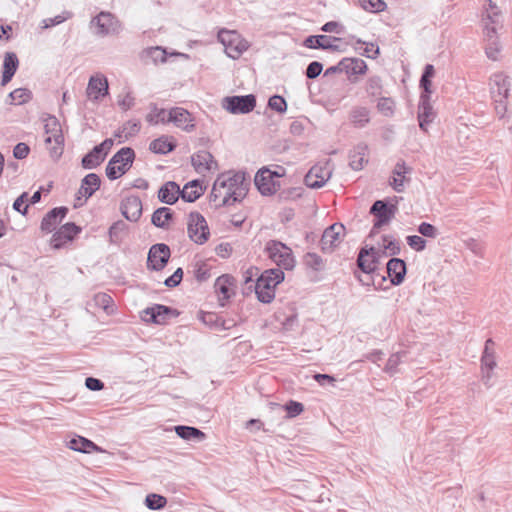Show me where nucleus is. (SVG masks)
I'll use <instances>...</instances> for the list:
<instances>
[{"mask_svg":"<svg viewBox=\"0 0 512 512\" xmlns=\"http://www.w3.org/2000/svg\"><path fill=\"white\" fill-rule=\"evenodd\" d=\"M170 255L171 251L168 245L164 243H158L153 245L148 252V268L155 271L162 270L168 263Z\"/></svg>","mask_w":512,"mask_h":512,"instance_id":"nucleus-12","label":"nucleus"},{"mask_svg":"<svg viewBox=\"0 0 512 512\" xmlns=\"http://www.w3.org/2000/svg\"><path fill=\"white\" fill-rule=\"evenodd\" d=\"M68 208L56 207L50 210L41 221V230L50 233L56 229L58 224L66 217Z\"/></svg>","mask_w":512,"mask_h":512,"instance_id":"nucleus-24","label":"nucleus"},{"mask_svg":"<svg viewBox=\"0 0 512 512\" xmlns=\"http://www.w3.org/2000/svg\"><path fill=\"white\" fill-rule=\"evenodd\" d=\"M230 284L231 278L228 275H222L218 277L215 282V289L223 296V299H228L231 296L229 289Z\"/></svg>","mask_w":512,"mask_h":512,"instance_id":"nucleus-46","label":"nucleus"},{"mask_svg":"<svg viewBox=\"0 0 512 512\" xmlns=\"http://www.w3.org/2000/svg\"><path fill=\"white\" fill-rule=\"evenodd\" d=\"M406 356V352H397L392 354L386 364L385 371L389 374H395L398 369V365L401 363L402 358Z\"/></svg>","mask_w":512,"mask_h":512,"instance_id":"nucleus-48","label":"nucleus"},{"mask_svg":"<svg viewBox=\"0 0 512 512\" xmlns=\"http://www.w3.org/2000/svg\"><path fill=\"white\" fill-rule=\"evenodd\" d=\"M323 70V65L318 61L311 62L306 68V77L308 79L317 78Z\"/></svg>","mask_w":512,"mask_h":512,"instance_id":"nucleus-60","label":"nucleus"},{"mask_svg":"<svg viewBox=\"0 0 512 512\" xmlns=\"http://www.w3.org/2000/svg\"><path fill=\"white\" fill-rule=\"evenodd\" d=\"M412 171L404 161H398L392 171V177L389 180V185L398 193L405 190V183L409 182L406 174Z\"/></svg>","mask_w":512,"mask_h":512,"instance_id":"nucleus-23","label":"nucleus"},{"mask_svg":"<svg viewBox=\"0 0 512 512\" xmlns=\"http://www.w3.org/2000/svg\"><path fill=\"white\" fill-rule=\"evenodd\" d=\"M95 304L102 308L107 313L111 312L113 310L112 303L113 300L110 295L106 293H98L94 297Z\"/></svg>","mask_w":512,"mask_h":512,"instance_id":"nucleus-49","label":"nucleus"},{"mask_svg":"<svg viewBox=\"0 0 512 512\" xmlns=\"http://www.w3.org/2000/svg\"><path fill=\"white\" fill-rule=\"evenodd\" d=\"M357 4L369 13H379L387 8L384 0H357Z\"/></svg>","mask_w":512,"mask_h":512,"instance_id":"nucleus-43","label":"nucleus"},{"mask_svg":"<svg viewBox=\"0 0 512 512\" xmlns=\"http://www.w3.org/2000/svg\"><path fill=\"white\" fill-rule=\"evenodd\" d=\"M488 85L492 99H503L509 97L511 80L505 72L498 71L493 73L489 77Z\"/></svg>","mask_w":512,"mask_h":512,"instance_id":"nucleus-8","label":"nucleus"},{"mask_svg":"<svg viewBox=\"0 0 512 512\" xmlns=\"http://www.w3.org/2000/svg\"><path fill=\"white\" fill-rule=\"evenodd\" d=\"M268 257L279 267L289 270L294 267L292 250L280 241L270 240L265 246Z\"/></svg>","mask_w":512,"mask_h":512,"instance_id":"nucleus-5","label":"nucleus"},{"mask_svg":"<svg viewBox=\"0 0 512 512\" xmlns=\"http://www.w3.org/2000/svg\"><path fill=\"white\" fill-rule=\"evenodd\" d=\"M68 446L70 449H72L74 451L83 452V453H90L92 451H96V452L102 451L94 442H92L84 437H81V436L72 438L69 441Z\"/></svg>","mask_w":512,"mask_h":512,"instance_id":"nucleus-38","label":"nucleus"},{"mask_svg":"<svg viewBox=\"0 0 512 512\" xmlns=\"http://www.w3.org/2000/svg\"><path fill=\"white\" fill-rule=\"evenodd\" d=\"M191 162L196 172L200 174L218 170L217 161L207 150H200L194 153L191 157Z\"/></svg>","mask_w":512,"mask_h":512,"instance_id":"nucleus-15","label":"nucleus"},{"mask_svg":"<svg viewBox=\"0 0 512 512\" xmlns=\"http://www.w3.org/2000/svg\"><path fill=\"white\" fill-rule=\"evenodd\" d=\"M256 106V97L253 94L241 96H227L222 100V108L231 114H247Z\"/></svg>","mask_w":512,"mask_h":512,"instance_id":"nucleus-7","label":"nucleus"},{"mask_svg":"<svg viewBox=\"0 0 512 512\" xmlns=\"http://www.w3.org/2000/svg\"><path fill=\"white\" fill-rule=\"evenodd\" d=\"M507 99L508 98L492 99L493 103H494L495 113H496V115L498 116L499 119H502V118L505 117V114L507 112Z\"/></svg>","mask_w":512,"mask_h":512,"instance_id":"nucleus-61","label":"nucleus"},{"mask_svg":"<svg viewBox=\"0 0 512 512\" xmlns=\"http://www.w3.org/2000/svg\"><path fill=\"white\" fill-rule=\"evenodd\" d=\"M304 261L308 267H310L316 271L320 270L323 266L322 258L316 253H311V252L307 253L304 256Z\"/></svg>","mask_w":512,"mask_h":512,"instance_id":"nucleus-54","label":"nucleus"},{"mask_svg":"<svg viewBox=\"0 0 512 512\" xmlns=\"http://www.w3.org/2000/svg\"><path fill=\"white\" fill-rule=\"evenodd\" d=\"M180 197V187L174 181H168L158 191V199L167 205H173Z\"/></svg>","mask_w":512,"mask_h":512,"instance_id":"nucleus-29","label":"nucleus"},{"mask_svg":"<svg viewBox=\"0 0 512 512\" xmlns=\"http://www.w3.org/2000/svg\"><path fill=\"white\" fill-rule=\"evenodd\" d=\"M341 69L348 74L358 75L364 74L367 70V64L363 59L360 58H344L340 61Z\"/></svg>","mask_w":512,"mask_h":512,"instance_id":"nucleus-36","label":"nucleus"},{"mask_svg":"<svg viewBox=\"0 0 512 512\" xmlns=\"http://www.w3.org/2000/svg\"><path fill=\"white\" fill-rule=\"evenodd\" d=\"M81 228L75 223L69 222L62 225L52 236L50 244L54 249H60L67 242L73 240V238L80 233Z\"/></svg>","mask_w":512,"mask_h":512,"instance_id":"nucleus-14","label":"nucleus"},{"mask_svg":"<svg viewBox=\"0 0 512 512\" xmlns=\"http://www.w3.org/2000/svg\"><path fill=\"white\" fill-rule=\"evenodd\" d=\"M349 119L354 127L363 128L370 122V111L366 107H354L350 111Z\"/></svg>","mask_w":512,"mask_h":512,"instance_id":"nucleus-35","label":"nucleus"},{"mask_svg":"<svg viewBox=\"0 0 512 512\" xmlns=\"http://www.w3.org/2000/svg\"><path fill=\"white\" fill-rule=\"evenodd\" d=\"M168 112L169 111L165 109H159L154 106L151 112L146 116V120L152 125H157L159 123H169Z\"/></svg>","mask_w":512,"mask_h":512,"instance_id":"nucleus-44","label":"nucleus"},{"mask_svg":"<svg viewBox=\"0 0 512 512\" xmlns=\"http://www.w3.org/2000/svg\"><path fill=\"white\" fill-rule=\"evenodd\" d=\"M249 182L244 172L228 171L220 174L213 186L209 196L210 202L215 208L233 205L240 202L247 194Z\"/></svg>","mask_w":512,"mask_h":512,"instance_id":"nucleus-1","label":"nucleus"},{"mask_svg":"<svg viewBox=\"0 0 512 512\" xmlns=\"http://www.w3.org/2000/svg\"><path fill=\"white\" fill-rule=\"evenodd\" d=\"M105 156L95 146L89 153H87L81 160L84 169H94L98 167L104 160Z\"/></svg>","mask_w":512,"mask_h":512,"instance_id":"nucleus-39","label":"nucleus"},{"mask_svg":"<svg viewBox=\"0 0 512 512\" xmlns=\"http://www.w3.org/2000/svg\"><path fill=\"white\" fill-rule=\"evenodd\" d=\"M176 434L184 440H196L198 442L203 441L206 438V434L196 427L178 425L174 427Z\"/></svg>","mask_w":512,"mask_h":512,"instance_id":"nucleus-37","label":"nucleus"},{"mask_svg":"<svg viewBox=\"0 0 512 512\" xmlns=\"http://www.w3.org/2000/svg\"><path fill=\"white\" fill-rule=\"evenodd\" d=\"M71 14L68 13V12H65L61 15H57L55 17H52V18H47V19H44L42 21L43 23V28L47 29V28H50V27H53V26H56L58 24H61L62 22H64L65 20H67L68 18H70Z\"/></svg>","mask_w":512,"mask_h":512,"instance_id":"nucleus-59","label":"nucleus"},{"mask_svg":"<svg viewBox=\"0 0 512 512\" xmlns=\"http://www.w3.org/2000/svg\"><path fill=\"white\" fill-rule=\"evenodd\" d=\"M19 66V60L15 53L6 52L3 61L1 85H7L15 75Z\"/></svg>","mask_w":512,"mask_h":512,"instance_id":"nucleus-28","label":"nucleus"},{"mask_svg":"<svg viewBox=\"0 0 512 512\" xmlns=\"http://www.w3.org/2000/svg\"><path fill=\"white\" fill-rule=\"evenodd\" d=\"M482 370L493 371L496 367L495 352H483L481 357Z\"/></svg>","mask_w":512,"mask_h":512,"instance_id":"nucleus-55","label":"nucleus"},{"mask_svg":"<svg viewBox=\"0 0 512 512\" xmlns=\"http://www.w3.org/2000/svg\"><path fill=\"white\" fill-rule=\"evenodd\" d=\"M331 174V171L326 167L314 166L306 174L304 182L307 187L318 189L325 185Z\"/></svg>","mask_w":512,"mask_h":512,"instance_id":"nucleus-21","label":"nucleus"},{"mask_svg":"<svg viewBox=\"0 0 512 512\" xmlns=\"http://www.w3.org/2000/svg\"><path fill=\"white\" fill-rule=\"evenodd\" d=\"M366 151L367 146L365 144H359L350 152L349 165L353 170H361L368 162Z\"/></svg>","mask_w":512,"mask_h":512,"instance_id":"nucleus-33","label":"nucleus"},{"mask_svg":"<svg viewBox=\"0 0 512 512\" xmlns=\"http://www.w3.org/2000/svg\"><path fill=\"white\" fill-rule=\"evenodd\" d=\"M187 232L189 238L196 244H204L210 235L208 224L204 216L198 212L189 215Z\"/></svg>","mask_w":512,"mask_h":512,"instance_id":"nucleus-6","label":"nucleus"},{"mask_svg":"<svg viewBox=\"0 0 512 512\" xmlns=\"http://www.w3.org/2000/svg\"><path fill=\"white\" fill-rule=\"evenodd\" d=\"M356 44L365 45L363 51L360 52V54L368 58L375 59L380 53L379 47L374 43H365L364 41L358 39Z\"/></svg>","mask_w":512,"mask_h":512,"instance_id":"nucleus-50","label":"nucleus"},{"mask_svg":"<svg viewBox=\"0 0 512 512\" xmlns=\"http://www.w3.org/2000/svg\"><path fill=\"white\" fill-rule=\"evenodd\" d=\"M396 211V205L388 206L383 200L375 201L370 208V213L375 216L373 229L377 230L388 224L394 217Z\"/></svg>","mask_w":512,"mask_h":512,"instance_id":"nucleus-11","label":"nucleus"},{"mask_svg":"<svg viewBox=\"0 0 512 512\" xmlns=\"http://www.w3.org/2000/svg\"><path fill=\"white\" fill-rule=\"evenodd\" d=\"M284 409L287 412L288 418H294L303 412L304 406L300 402L290 400L284 405Z\"/></svg>","mask_w":512,"mask_h":512,"instance_id":"nucleus-51","label":"nucleus"},{"mask_svg":"<svg viewBox=\"0 0 512 512\" xmlns=\"http://www.w3.org/2000/svg\"><path fill=\"white\" fill-rule=\"evenodd\" d=\"M268 105L272 110L284 113L287 109V103L282 96L274 95L269 98Z\"/></svg>","mask_w":512,"mask_h":512,"instance_id":"nucleus-53","label":"nucleus"},{"mask_svg":"<svg viewBox=\"0 0 512 512\" xmlns=\"http://www.w3.org/2000/svg\"><path fill=\"white\" fill-rule=\"evenodd\" d=\"M108 81L103 75L91 76L86 88L87 97L97 102L108 94Z\"/></svg>","mask_w":512,"mask_h":512,"instance_id":"nucleus-19","label":"nucleus"},{"mask_svg":"<svg viewBox=\"0 0 512 512\" xmlns=\"http://www.w3.org/2000/svg\"><path fill=\"white\" fill-rule=\"evenodd\" d=\"M484 37L487 42L485 47L486 56L492 61H498L500 58L501 46L498 41L496 28L486 24L484 27Z\"/></svg>","mask_w":512,"mask_h":512,"instance_id":"nucleus-22","label":"nucleus"},{"mask_svg":"<svg viewBox=\"0 0 512 512\" xmlns=\"http://www.w3.org/2000/svg\"><path fill=\"white\" fill-rule=\"evenodd\" d=\"M339 40V38L327 35H311L304 40V46L311 49L340 51L339 46L332 43V41Z\"/></svg>","mask_w":512,"mask_h":512,"instance_id":"nucleus-26","label":"nucleus"},{"mask_svg":"<svg viewBox=\"0 0 512 512\" xmlns=\"http://www.w3.org/2000/svg\"><path fill=\"white\" fill-rule=\"evenodd\" d=\"M395 102L388 97H382L377 104L378 111L386 117H391L394 114Z\"/></svg>","mask_w":512,"mask_h":512,"instance_id":"nucleus-47","label":"nucleus"},{"mask_svg":"<svg viewBox=\"0 0 512 512\" xmlns=\"http://www.w3.org/2000/svg\"><path fill=\"white\" fill-rule=\"evenodd\" d=\"M254 183L262 195L275 194L280 188V183L272 178V171L266 167L256 173Z\"/></svg>","mask_w":512,"mask_h":512,"instance_id":"nucleus-13","label":"nucleus"},{"mask_svg":"<svg viewBox=\"0 0 512 512\" xmlns=\"http://www.w3.org/2000/svg\"><path fill=\"white\" fill-rule=\"evenodd\" d=\"M148 53L154 62L166 61V51L162 47H152L149 49Z\"/></svg>","mask_w":512,"mask_h":512,"instance_id":"nucleus-63","label":"nucleus"},{"mask_svg":"<svg viewBox=\"0 0 512 512\" xmlns=\"http://www.w3.org/2000/svg\"><path fill=\"white\" fill-rule=\"evenodd\" d=\"M382 81L378 76L370 77L367 81V92L371 96H377L381 93Z\"/></svg>","mask_w":512,"mask_h":512,"instance_id":"nucleus-52","label":"nucleus"},{"mask_svg":"<svg viewBox=\"0 0 512 512\" xmlns=\"http://www.w3.org/2000/svg\"><path fill=\"white\" fill-rule=\"evenodd\" d=\"M173 212L168 207H160L156 209L151 218V222L153 225L159 228H166L168 222L172 219Z\"/></svg>","mask_w":512,"mask_h":512,"instance_id":"nucleus-40","label":"nucleus"},{"mask_svg":"<svg viewBox=\"0 0 512 512\" xmlns=\"http://www.w3.org/2000/svg\"><path fill=\"white\" fill-rule=\"evenodd\" d=\"M28 194L26 192L22 193L13 203V209L22 215L27 213L28 206H24L25 201L27 200Z\"/></svg>","mask_w":512,"mask_h":512,"instance_id":"nucleus-64","label":"nucleus"},{"mask_svg":"<svg viewBox=\"0 0 512 512\" xmlns=\"http://www.w3.org/2000/svg\"><path fill=\"white\" fill-rule=\"evenodd\" d=\"M175 311L167 306L155 304L152 307H147L142 311L141 318L145 322L155 324H164L169 315H174Z\"/></svg>","mask_w":512,"mask_h":512,"instance_id":"nucleus-17","label":"nucleus"},{"mask_svg":"<svg viewBox=\"0 0 512 512\" xmlns=\"http://www.w3.org/2000/svg\"><path fill=\"white\" fill-rule=\"evenodd\" d=\"M175 147L176 144L169 141L168 137L165 136L153 140L149 145V149L156 154H167L173 151Z\"/></svg>","mask_w":512,"mask_h":512,"instance_id":"nucleus-41","label":"nucleus"},{"mask_svg":"<svg viewBox=\"0 0 512 512\" xmlns=\"http://www.w3.org/2000/svg\"><path fill=\"white\" fill-rule=\"evenodd\" d=\"M134 158V150L130 147H123L116 152L106 166L108 179L116 180L124 175L131 168Z\"/></svg>","mask_w":512,"mask_h":512,"instance_id":"nucleus-3","label":"nucleus"},{"mask_svg":"<svg viewBox=\"0 0 512 512\" xmlns=\"http://www.w3.org/2000/svg\"><path fill=\"white\" fill-rule=\"evenodd\" d=\"M407 244L415 251H423L426 247V241L418 235H410L406 238Z\"/></svg>","mask_w":512,"mask_h":512,"instance_id":"nucleus-57","label":"nucleus"},{"mask_svg":"<svg viewBox=\"0 0 512 512\" xmlns=\"http://www.w3.org/2000/svg\"><path fill=\"white\" fill-rule=\"evenodd\" d=\"M218 40L224 46L227 56L232 59H238L249 47L248 42L233 30H220Z\"/></svg>","mask_w":512,"mask_h":512,"instance_id":"nucleus-4","label":"nucleus"},{"mask_svg":"<svg viewBox=\"0 0 512 512\" xmlns=\"http://www.w3.org/2000/svg\"><path fill=\"white\" fill-rule=\"evenodd\" d=\"M434 116L435 113L430 103V97L427 94H421L418 105L419 127L426 132L427 126L433 121Z\"/></svg>","mask_w":512,"mask_h":512,"instance_id":"nucleus-25","label":"nucleus"},{"mask_svg":"<svg viewBox=\"0 0 512 512\" xmlns=\"http://www.w3.org/2000/svg\"><path fill=\"white\" fill-rule=\"evenodd\" d=\"M284 280V272L279 268L265 270L258 276L255 293L262 303H270L275 298V288Z\"/></svg>","mask_w":512,"mask_h":512,"instance_id":"nucleus-2","label":"nucleus"},{"mask_svg":"<svg viewBox=\"0 0 512 512\" xmlns=\"http://www.w3.org/2000/svg\"><path fill=\"white\" fill-rule=\"evenodd\" d=\"M418 232L422 236L428 237V238H436L439 234L438 229L434 225L427 223V222H422L418 226Z\"/></svg>","mask_w":512,"mask_h":512,"instance_id":"nucleus-56","label":"nucleus"},{"mask_svg":"<svg viewBox=\"0 0 512 512\" xmlns=\"http://www.w3.org/2000/svg\"><path fill=\"white\" fill-rule=\"evenodd\" d=\"M101 185L100 177L95 173L87 174L81 181L80 188L77 192L76 200L79 205H82L88 198H90Z\"/></svg>","mask_w":512,"mask_h":512,"instance_id":"nucleus-16","label":"nucleus"},{"mask_svg":"<svg viewBox=\"0 0 512 512\" xmlns=\"http://www.w3.org/2000/svg\"><path fill=\"white\" fill-rule=\"evenodd\" d=\"M8 97L11 99L10 104L21 105L31 100L32 93L26 88H17L10 92Z\"/></svg>","mask_w":512,"mask_h":512,"instance_id":"nucleus-42","label":"nucleus"},{"mask_svg":"<svg viewBox=\"0 0 512 512\" xmlns=\"http://www.w3.org/2000/svg\"><path fill=\"white\" fill-rule=\"evenodd\" d=\"M383 240L385 243L384 249H385L387 255L394 256V255H398L400 253L401 248H400V244L397 241L391 240L387 236H384Z\"/></svg>","mask_w":512,"mask_h":512,"instance_id":"nucleus-58","label":"nucleus"},{"mask_svg":"<svg viewBox=\"0 0 512 512\" xmlns=\"http://www.w3.org/2000/svg\"><path fill=\"white\" fill-rule=\"evenodd\" d=\"M203 192L200 181L192 180L185 184L182 190L180 189V197L186 202H195Z\"/></svg>","mask_w":512,"mask_h":512,"instance_id":"nucleus-32","label":"nucleus"},{"mask_svg":"<svg viewBox=\"0 0 512 512\" xmlns=\"http://www.w3.org/2000/svg\"><path fill=\"white\" fill-rule=\"evenodd\" d=\"M127 232L128 225L124 221L118 220L114 222L108 230L110 244L120 245L127 235Z\"/></svg>","mask_w":512,"mask_h":512,"instance_id":"nucleus-34","label":"nucleus"},{"mask_svg":"<svg viewBox=\"0 0 512 512\" xmlns=\"http://www.w3.org/2000/svg\"><path fill=\"white\" fill-rule=\"evenodd\" d=\"M30 152V148L26 143L20 142L13 149V156L16 159H25Z\"/></svg>","mask_w":512,"mask_h":512,"instance_id":"nucleus-62","label":"nucleus"},{"mask_svg":"<svg viewBox=\"0 0 512 512\" xmlns=\"http://www.w3.org/2000/svg\"><path fill=\"white\" fill-rule=\"evenodd\" d=\"M122 215L131 222H137L142 215V201L138 196H128L121 202Z\"/></svg>","mask_w":512,"mask_h":512,"instance_id":"nucleus-18","label":"nucleus"},{"mask_svg":"<svg viewBox=\"0 0 512 512\" xmlns=\"http://www.w3.org/2000/svg\"><path fill=\"white\" fill-rule=\"evenodd\" d=\"M168 121L169 123H174L178 128L187 132H190L195 128L192 115L182 107H175L169 110Z\"/></svg>","mask_w":512,"mask_h":512,"instance_id":"nucleus-20","label":"nucleus"},{"mask_svg":"<svg viewBox=\"0 0 512 512\" xmlns=\"http://www.w3.org/2000/svg\"><path fill=\"white\" fill-rule=\"evenodd\" d=\"M91 25L96 28L99 36L114 35L120 32L119 21L109 12H101L92 19Z\"/></svg>","mask_w":512,"mask_h":512,"instance_id":"nucleus-9","label":"nucleus"},{"mask_svg":"<svg viewBox=\"0 0 512 512\" xmlns=\"http://www.w3.org/2000/svg\"><path fill=\"white\" fill-rule=\"evenodd\" d=\"M484 8V27L486 24H488L490 27L494 26L497 29V26L500 25L502 21V14L500 9L492 0H486Z\"/></svg>","mask_w":512,"mask_h":512,"instance_id":"nucleus-31","label":"nucleus"},{"mask_svg":"<svg viewBox=\"0 0 512 512\" xmlns=\"http://www.w3.org/2000/svg\"><path fill=\"white\" fill-rule=\"evenodd\" d=\"M377 254L375 248L362 249L359 253L357 264L358 267L366 274L374 272L376 269L375 255Z\"/></svg>","mask_w":512,"mask_h":512,"instance_id":"nucleus-30","label":"nucleus"},{"mask_svg":"<svg viewBox=\"0 0 512 512\" xmlns=\"http://www.w3.org/2000/svg\"><path fill=\"white\" fill-rule=\"evenodd\" d=\"M387 273L393 285L403 282L406 275V263L400 258H391L387 263Z\"/></svg>","mask_w":512,"mask_h":512,"instance_id":"nucleus-27","label":"nucleus"},{"mask_svg":"<svg viewBox=\"0 0 512 512\" xmlns=\"http://www.w3.org/2000/svg\"><path fill=\"white\" fill-rule=\"evenodd\" d=\"M167 504V499L159 494L151 493L145 498V505L150 510H160Z\"/></svg>","mask_w":512,"mask_h":512,"instance_id":"nucleus-45","label":"nucleus"},{"mask_svg":"<svg viewBox=\"0 0 512 512\" xmlns=\"http://www.w3.org/2000/svg\"><path fill=\"white\" fill-rule=\"evenodd\" d=\"M345 235V226L341 223H334L327 227L321 237V248L323 252H332L341 243Z\"/></svg>","mask_w":512,"mask_h":512,"instance_id":"nucleus-10","label":"nucleus"}]
</instances>
